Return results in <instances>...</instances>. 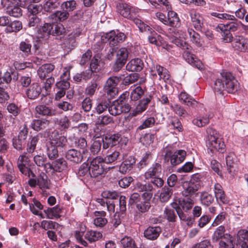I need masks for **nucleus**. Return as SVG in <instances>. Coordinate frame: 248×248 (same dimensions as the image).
Returning a JSON list of instances; mask_svg holds the SVG:
<instances>
[{
	"mask_svg": "<svg viewBox=\"0 0 248 248\" xmlns=\"http://www.w3.org/2000/svg\"><path fill=\"white\" fill-rule=\"evenodd\" d=\"M237 81L230 73L221 74L215 81V92L221 93L226 90L228 93H233L237 91Z\"/></svg>",
	"mask_w": 248,
	"mask_h": 248,
	"instance_id": "nucleus-1",
	"label": "nucleus"
},
{
	"mask_svg": "<svg viewBox=\"0 0 248 248\" xmlns=\"http://www.w3.org/2000/svg\"><path fill=\"white\" fill-rule=\"evenodd\" d=\"M27 0H1V4L5 8L6 13L10 16L19 17L22 15L20 7L26 5Z\"/></svg>",
	"mask_w": 248,
	"mask_h": 248,
	"instance_id": "nucleus-2",
	"label": "nucleus"
},
{
	"mask_svg": "<svg viewBox=\"0 0 248 248\" xmlns=\"http://www.w3.org/2000/svg\"><path fill=\"white\" fill-rule=\"evenodd\" d=\"M67 163L63 158H60L53 161L52 163H46L45 167L46 172L51 175L56 172H62L67 170Z\"/></svg>",
	"mask_w": 248,
	"mask_h": 248,
	"instance_id": "nucleus-3",
	"label": "nucleus"
},
{
	"mask_svg": "<svg viewBox=\"0 0 248 248\" xmlns=\"http://www.w3.org/2000/svg\"><path fill=\"white\" fill-rule=\"evenodd\" d=\"M105 163L103 158L97 156L91 162L90 167V175L92 177L96 178L107 171V168H104Z\"/></svg>",
	"mask_w": 248,
	"mask_h": 248,
	"instance_id": "nucleus-4",
	"label": "nucleus"
},
{
	"mask_svg": "<svg viewBox=\"0 0 248 248\" xmlns=\"http://www.w3.org/2000/svg\"><path fill=\"white\" fill-rule=\"evenodd\" d=\"M121 75L120 77L117 76H112L109 77L107 80L105 86V92L110 96L113 98L118 93L117 85L122 78Z\"/></svg>",
	"mask_w": 248,
	"mask_h": 248,
	"instance_id": "nucleus-5",
	"label": "nucleus"
},
{
	"mask_svg": "<svg viewBox=\"0 0 248 248\" xmlns=\"http://www.w3.org/2000/svg\"><path fill=\"white\" fill-rule=\"evenodd\" d=\"M88 151L83 150L82 152L76 149H70L65 154V157L70 162L78 164L87 158Z\"/></svg>",
	"mask_w": 248,
	"mask_h": 248,
	"instance_id": "nucleus-6",
	"label": "nucleus"
},
{
	"mask_svg": "<svg viewBox=\"0 0 248 248\" xmlns=\"http://www.w3.org/2000/svg\"><path fill=\"white\" fill-rule=\"evenodd\" d=\"M125 37L126 36L125 34L122 32L115 34V32L111 31L102 35L101 37V41L103 43H106L107 41H108L111 46H117L118 44L124 42Z\"/></svg>",
	"mask_w": 248,
	"mask_h": 248,
	"instance_id": "nucleus-7",
	"label": "nucleus"
},
{
	"mask_svg": "<svg viewBox=\"0 0 248 248\" xmlns=\"http://www.w3.org/2000/svg\"><path fill=\"white\" fill-rule=\"evenodd\" d=\"M196 176L193 177L189 182H186L183 185L184 190L182 193L185 197H191L200 188V184L196 181Z\"/></svg>",
	"mask_w": 248,
	"mask_h": 248,
	"instance_id": "nucleus-8",
	"label": "nucleus"
},
{
	"mask_svg": "<svg viewBox=\"0 0 248 248\" xmlns=\"http://www.w3.org/2000/svg\"><path fill=\"white\" fill-rule=\"evenodd\" d=\"M186 155V152L183 150H178L174 153L170 150H167L165 155V158L168 160L170 159L171 164L176 166L185 160Z\"/></svg>",
	"mask_w": 248,
	"mask_h": 248,
	"instance_id": "nucleus-9",
	"label": "nucleus"
},
{
	"mask_svg": "<svg viewBox=\"0 0 248 248\" xmlns=\"http://www.w3.org/2000/svg\"><path fill=\"white\" fill-rule=\"evenodd\" d=\"M103 148L107 149L108 148L118 145L121 140V136L118 134L107 135L102 138Z\"/></svg>",
	"mask_w": 248,
	"mask_h": 248,
	"instance_id": "nucleus-10",
	"label": "nucleus"
},
{
	"mask_svg": "<svg viewBox=\"0 0 248 248\" xmlns=\"http://www.w3.org/2000/svg\"><path fill=\"white\" fill-rule=\"evenodd\" d=\"M207 145L208 149L211 151H218L219 152H223L224 150L225 144L221 141V139L219 137L211 138L208 139Z\"/></svg>",
	"mask_w": 248,
	"mask_h": 248,
	"instance_id": "nucleus-11",
	"label": "nucleus"
},
{
	"mask_svg": "<svg viewBox=\"0 0 248 248\" xmlns=\"http://www.w3.org/2000/svg\"><path fill=\"white\" fill-rule=\"evenodd\" d=\"M233 47L242 52L248 51V39L241 35H236L232 43Z\"/></svg>",
	"mask_w": 248,
	"mask_h": 248,
	"instance_id": "nucleus-12",
	"label": "nucleus"
},
{
	"mask_svg": "<svg viewBox=\"0 0 248 248\" xmlns=\"http://www.w3.org/2000/svg\"><path fill=\"white\" fill-rule=\"evenodd\" d=\"M57 89L55 99L59 100L62 97L64 96L66 91L70 87V83L67 80H61L56 84Z\"/></svg>",
	"mask_w": 248,
	"mask_h": 248,
	"instance_id": "nucleus-13",
	"label": "nucleus"
},
{
	"mask_svg": "<svg viewBox=\"0 0 248 248\" xmlns=\"http://www.w3.org/2000/svg\"><path fill=\"white\" fill-rule=\"evenodd\" d=\"M55 66L51 63H46L41 65L37 70V74L41 79L43 80L47 77H51Z\"/></svg>",
	"mask_w": 248,
	"mask_h": 248,
	"instance_id": "nucleus-14",
	"label": "nucleus"
},
{
	"mask_svg": "<svg viewBox=\"0 0 248 248\" xmlns=\"http://www.w3.org/2000/svg\"><path fill=\"white\" fill-rule=\"evenodd\" d=\"M191 21L194 28L197 31H201L203 25V18L199 13L194 10H192L189 12Z\"/></svg>",
	"mask_w": 248,
	"mask_h": 248,
	"instance_id": "nucleus-15",
	"label": "nucleus"
},
{
	"mask_svg": "<svg viewBox=\"0 0 248 248\" xmlns=\"http://www.w3.org/2000/svg\"><path fill=\"white\" fill-rule=\"evenodd\" d=\"M42 92L40 86L37 83H33L27 89L26 93L28 98L34 100L37 98Z\"/></svg>",
	"mask_w": 248,
	"mask_h": 248,
	"instance_id": "nucleus-16",
	"label": "nucleus"
},
{
	"mask_svg": "<svg viewBox=\"0 0 248 248\" xmlns=\"http://www.w3.org/2000/svg\"><path fill=\"white\" fill-rule=\"evenodd\" d=\"M161 229L159 226H149L144 231V237L150 240H155L160 235Z\"/></svg>",
	"mask_w": 248,
	"mask_h": 248,
	"instance_id": "nucleus-17",
	"label": "nucleus"
},
{
	"mask_svg": "<svg viewBox=\"0 0 248 248\" xmlns=\"http://www.w3.org/2000/svg\"><path fill=\"white\" fill-rule=\"evenodd\" d=\"M152 96L151 95L146 96L145 98L141 100L132 113V116H136L145 110L149 103L151 102Z\"/></svg>",
	"mask_w": 248,
	"mask_h": 248,
	"instance_id": "nucleus-18",
	"label": "nucleus"
},
{
	"mask_svg": "<svg viewBox=\"0 0 248 248\" xmlns=\"http://www.w3.org/2000/svg\"><path fill=\"white\" fill-rule=\"evenodd\" d=\"M161 171L162 167L161 164L158 163H155L145 173L144 177L146 179H150L155 177L159 176Z\"/></svg>",
	"mask_w": 248,
	"mask_h": 248,
	"instance_id": "nucleus-19",
	"label": "nucleus"
},
{
	"mask_svg": "<svg viewBox=\"0 0 248 248\" xmlns=\"http://www.w3.org/2000/svg\"><path fill=\"white\" fill-rule=\"evenodd\" d=\"M37 113L44 116H53L57 114L55 109L45 105H40L35 107Z\"/></svg>",
	"mask_w": 248,
	"mask_h": 248,
	"instance_id": "nucleus-20",
	"label": "nucleus"
},
{
	"mask_svg": "<svg viewBox=\"0 0 248 248\" xmlns=\"http://www.w3.org/2000/svg\"><path fill=\"white\" fill-rule=\"evenodd\" d=\"M135 163L136 160L133 156H128L120 166L119 170L120 172L124 174L130 171L133 168V166Z\"/></svg>",
	"mask_w": 248,
	"mask_h": 248,
	"instance_id": "nucleus-21",
	"label": "nucleus"
},
{
	"mask_svg": "<svg viewBox=\"0 0 248 248\" xmlns=\"http://www.w3.org/2000/svg\"><path fill=\"white\" fill-rule=\"evenodd\" d=\"M165 22V25L172 27H178L181 24L180 18L177 13L172 11L168 12L167 21Z\"/></svg>",
	"mask_w": 248,
	"mask_h": 248,
	"instance_id": "nucleus-22",
	"label": "nucleus"
},
{
	"mask_svg": "<svg viewBox=\"0 0 248 248\" xmlns=\"http://www.w3.org/2000/svg\"><path fill=\"white\" fill-rule=\"evenodd\" d=\"M184 58L190 64H192L198 69L202 68V62L198 60L195 56L188 50H185L183 53Z\"/></svg>",
	"mask_w": 248,
	"mask_h": 248,
	"instance_id": "nucleus-23",
	"label": "nucleus"
},
{
	"mask_svg": "<svg viewBox=\"0 0 248 248\" xmlns=\"http://www.w3.org/2000/svg\"><path fill=\"white\" fill-rule=\"evenodd\" d=\"M143 66L142 61L140 59H134L131 60L126 65V69L132 72L140 71Z\"/></svg>",
	"mask_w": 248,
	"mask_h": 248,
	"instance_id": "nucleus-24",
	"label": "nucleus"
},
{
	"mask_svg": "<svg viewBox=\"0 0 248 248\" xmlns=\"http://www.w3.org/2000/svg\"><path fill=\"white\" fill-rule=\"evenodd\" d=\"M50 124V121L45 119H36L32 121L31 126L33 129L39 131L47 128Z\"/></svg>",
	"mask_w": 248,
	"mask_h": 248,
	"instance_id": "nucleus-25",
	"label": "nucleus"
},
{
	"mask_svg": "<svg viewBox=\"0 0 248 248\" xmlns=\"http://www.w3.org/2000/svg\"><path fill=\"white\" fill-rule=\"evenodd\" d=\"M225 228L224 226L218 227L215 231L212 236V240L214 242H217L220 239L221 240L225 238H229L230 235L228 233H225Z\"/></svg>",
	"mask_w": 248,
	"mask_h": 248,
	"instance_id": "nucleus-26",
	"label": "nucleus"
},
{
	"mask_svg": "<svg viewBox=\"0 0 248 248\" xmlns=\"http://www.w3.org/2000/svg\"><path fill=\"white\" fill-rule=\"evenodd\" d=\"M52 137V140L50 143L55 147H63L65 146L67 140L65 137L60 135L58 132L53 133Z\"/></svg>",
	"mask_w": 248,
	"mask_h": 248,
	"instance_id": "nucleus-27",
	"label": "nucleus"
},
{
	"mask_svg": "<svg viewBox=\"0 0 248 248\" xmlns=\"http://www.w3.org/2000/svg\"><path fill=\"white\" fill-rule=\"evenodd\" d=\"M118 12L124 17L129 18L132 17L133 13L131 11L129 6L124 3H120L117 5Z\"/></svg>",
	"mask_w": 248,
	"mask_h": 248,
	"instance_id": "nucleus-28",
	"label": "nucleus"
},
{
	"mask_svg": "<svg viewBox=\"0 0 248 248\" xmlns=\"http://www.w3.org/2000/svg\"><path fill=\"white\" fill-rule=\"evenodd\" d=\"M69 16V14L66 11H57L49 16V18L53 22H61L67 19Z\"/></svg>",
	"mask_w": 248,
	"mask_h": 248,
	"instance_id": "nucleus-29",
	"label": "nucleus"
},
{
	"mask_svg": "<svg viewBox=\"0 0 248 248\" xmlns=\"http://www.w3.org/2000/svg\"><path fill=\"white\" fill-rule=\"evenodd\" d=\"M156 72L154 75L157 74L159 76V79L162 80L166 83L170 82V75L168 71L160 65L156 66Z\"/></svg>",
	"mask_w": 248,
	"mask_h": 248,
	"instance_id": "nucleus-30",
	"label": "nucleus"
},
{
	"mask_svg": "<svg viewBox=\"0 0 248 248\" xmlns=\"http://www.w3.org/2000/svg\"><path fill=\"white\" fill-rule=\"evenodd\" d=\"M52 24L45 23L41 28L38 29V37L47 39L50 34H51Z\"/></svg>",
	"mask_w": 248,
	"mask_h": 248,
	"instance_id": "nucleus-31",
	"label": "nucleus"
},
{
	"mask_svg": "<svg viewBox=\"0 0 248 248\" xmlns=\"http://www.w3.org/2000/svg\"><path fill=\"white\" fill-rule=\"evenodd\" d=\"M179 98L183 103L188 106L194 107L198 104V102L184 92L181 93L179 95Z\"/></svg>",
	"mask_w": 248,
	"mask_h": 248,
	"instance_id": "nucleus-32",
	"label": "nucleus"
},
{
	"mask_svg": "<svg viewBox=\"0 0 248 248\" xmlns=\"http://www.w3.org/2000/svg\"><path fill=\"white\" fill-rule=\"evenodd\" d=\"M179 204L181 208L186 212L191 210L194 204V200L190 197H185L179 200Z\"/></svg>",
	"mask_w": 248,
	"mask_h": 248,
	"instance_id": "nucleus-33",
	"label": "nucleus"
},
{
	"mask_svg": "<svg viewBox=\"0 0 248 248\" xmlns=\"http://www.w3.org/2000/svg\"><path fill=\"white\" fill-rule=\"evenodd\" d=\"M111 103L110 99L109 98H105L101 99L95 108L96 112L101 114L106 110L107 108L108 110Z\"/></svg>",
	"mask_w": 248,
	"mask_h": 248,
	"instance_id": "nucleus-34",
	"label": "nucleus"
},
{
	"mask_svg": "<svg viewBox=\"0 0 248 248\" xmlns=\"http://www.w3.org/2000/svg\"><path fill=\"white\" fill-rule=\"evenodd\" d=\"M173 190L171 188L164 186L162 188L159 196V200L162 202H168L171 197Z\"/></svg>",
	"mask_w": 248,
	"mask_h": 248,
	"instance_id": "nucleus-35",
	"label": "nucleus"
},
{
	"mask_svg": "<svg viewBox=\"0 0 248 248\" xmlns=\"http://www.w3.org/2000/svg\"><path fill=\"white\" fill-rule=\"evenodd\" d=\"M200 200L202 205L208 206L213 203L214 198L211 194L206 192H203L201 193Z\"/></svg>",
	"mask_w": 248,
	"mask_h": 248,
	"instance_id": "nucleus-36",
	"label": "nucleus"
},
{
	"mask_svg": "<svg viewBox=\"0 0 248 248\" xmlns=\"http://www.w3.org/2000/svg\"><path fill=\"white\" fill-rule=\"evenodd\" d=\"M120 155V153L118 151H109L107 153V156L103 158V162L105 163L109 164L117 160Z\"/></svg>",
	"mask_w": 248,
	"mask_h": 248,
	"instance_id": "nucleus-37",
	"label": "nucleus"
},
{
	"mask_svg": "<svg viewBox=\"0 0 248 248\" xmlns=\"http://www.w3.org/2000/svg\"><path fill=\"white\" fill-rule=\"evenodd\" d=\"M63 45L65 49H73L77 45L74 35L70 34L66 37L64 39Z\"/></svg>",
	"mask_w": 248,
	"mask_h": 248,
	"instance_id": "nucleus-38",
	"label": "nucleus"
},
{
	"mask_svg": "<svg viewBox=\"0 0 248 248\" xmlns=\"http://www.w3.org/2000/svg\"><path fill=\"white\" fill-rule=\"evenodd\" d=\"M22 28L21 22L15 20L7 25L5 29L6 32H17Z\"/></svg>",
	"mask_w": 248,
	"mask_h": 248,
	"instance_id": "nucleus-39",
	"label": "nucleus"
},
{
	"mask_svg": "<svg viewBox=\"0 0 248 248\" xmlns=\"http://www.w3.org/2000/svg\"><path fill=\"white\" fill-rule=\"evenodd\" d=\"M122 248H138L134 240L130 237L125 236L121 241Z\"/></svg>",
	"mask_w": 248,
	"mask_h": 248,
	"instance_id": "nucleus-40",
	"label": "nucleus"
},
{
	"mask_svg": "<svg viewBox=\"0 0 248 248\" xmlns=\"http://www.w3.org/2000/svg\"><path fill=\"white\" fill-rule=\"evenodd\" d=\"M238 241L241 247L248 245V231L241 230L238 233Z\"/></svg>",
	"mask_w": 248,
	"mask_h": 248,
	"instance_id": "nucleus-41",
	"label": "nucleus"
},
{
	"mask_svg": "<svg viewBox=\"0 0 248 248\" xmlns=\"http://www.w3.org/2000/svg\"><path fill=\"white\" fill-rule=\"evenodd\" d=\"M59 6V2L57 0H48L44 4V9L46 12H52Z\"/></svg>",
	"mask_w": 248,
	"mask_h": 248,
	"instance_id": "nucleus-42",
	"label": "nucleus"
},
{
	"mask_svg": "<svg viewBox=\"0 0 248 248\" xmlns=\"http://www.w3.org/2000/svg\"><path fill=\"white\" fill-rule=\"evenodd\" d=\"M47 155L50 160L54 159L59 156L57 148L50 142L47 144Z\"/></svg>",
	"mask_w": 248,
	"mask_h": 248,
	"instance_id": "nucleus-43",
	"label": "nucleus"
},
{
	"mask_svg": "<svg viewBox=\"0 0 248 248\" xmlns=\"http://www.w3.org/2000/svg\"><path fill=\"white\" fill-rule=\"evenodd\" d=\"M102 236V234L100 232L91 231L86 232L85 238L90 242H93L98 240Z\"/></svg>",
	"mask_w": 248,
	"mask_h": 248,
	"instance_id": "nucleus-44",
	"label": "nucleus"
},
{
	"mask_svg": "<svg viewBox=\"0 0 248 248\" xmlns=\"http://www.w3.org/2000/svg\"><path fill=\"white\" fill-rule=\"evenodd\" d=\"M44 211L46 214L47 218L52 219L54 217H59L61 209L58 207L55 206L53 208H48L46 210H44Z\"/></svg>",
	"mask_w": 248,
	"mask_h": 248,
	"instance_id": "nucleus-45",
	"label": "nucleus"
},
{
	"mask_svg": "<svg viewBox=\"0 0 248 248\" xmlns=\"http://www.w3.org/2000/svg\"><path fill=\"white\" fill-rule=\"evenodd\" d=\"M77 2L74 0H70L62 2L61 5V8L63 11L67 12L73 11L76 9Z\"/></svg>",
	"mask_w": 248,
	"mask_h": 248,
	"instance_id": "nucleus-46",
	"label": "nucleus"
},
{
	"mask_svg": "<svg viewBox=\"0 0 248 248\" xmlns=\"http://www.w3.org/2000/svg\"><path fill=\"white\" fill-rule=\"evenodd\" d=\"M38 140L39 137L38 136L31 137L29 139L27 145V150L29 153L31 154L34 151Z\"/></svg>",
	"mask_w": 248,
	"mask_h": 248,
	"instance_id": "nucleus-47",
	"label": "nucleus"
},
{
	"mask_svg": "<svg viewBox=\"0 0 248 248\" xmlns=\"http://www.w3.org/2000/svg\"><path fill=\"white\" fill-rule=\"evenodd\" d=\"M169 125L172 126L173 129L180 132L183 130V126L179 119L177 117H170Z\"/></svg>",
	"mask_w": 248,
	"mask_h": 248,
	"instance_id": "nucleus-48",
	"label": "nucleus"
},
{
	"mask_svg": "<svg viewBox=\"0 0 248 248\" xmlns=\"http://www.w3.org/2000/svg\"><path fill=\"white\" fill-rule=\"evenodd\" d=\"M129 19H131L133 21L134 23L138 26L141 32H145L146 31H151L150 27L144 24L141 20L135 17L133 14L132 15V17L129 18Z\"/></svg>",
	"mask_w": 248,
	"mask_h": 248,
	"instance_id": "nucleus-49",
	"label": "nucleus"
},
{
	"mask_svg": "<svg viewBox=\"0 0 248 248\" xmlns=\"http://www.w3.org/2000/svg\"><path fill=\"white\" fill-rule=\"evenodd\" d=\"M128 55V52L127 48L125 47H122L117 51L116 59L126 63Z\"/></svg>",
	"mask_w": 248,
	"mask_h": 248,
	"instance_id": "nucleus-50",
	"label": "nucleus"
},
{
	"mask_svg": "<svg viewBox=\"0 0 248 248\" xmlns=\"http://www.w3.org/2000/svg\"><path fill=\"white\" fill-rule=\"evenodd\" d=\"M6 109L9 113L15 117L18 115L21 112L20 108L14 103H11L8 104Z\"/></svg>",
	"mask_w": 248,
	"mask_h": 248,
	"instance_id": "nucleus-51",
	"label": "nucleus"
},
{
	"mask_svg": "<svg viewBox=\"0 0 248 248\" xmlns=\"http://www.w3.org/2000/svg\"><path fill=\"white\" fill-rule=\"evenodd\" d=\"M65 29L62 24H52L51 34L53 36H59L63 34Z\"/></svg>",
	"mask_w": 248,
	"mask_h": 248,
	"instance_id": "nucleus-52",
	"label": "nucleus"
},
{
	"mask_svg": "<svg viewBox=\"0 0 248 248\" xmlns=\"http://www.w3.org/2000/svg\"><path fill=\"white\" fill-rule=\"evenodd\" d=\"M144 91L140 87H137L131 93V98L133 100H138L144 94Z\"/></svg>",
	"mask_w": 248,
	"mask_h": 248,
	"instance_id": "nucleus-53",
	"label": "nucleus"
},
{
	"mask_svg": "<svg viewBox=\"0 0 248 248\" xmlns=\"http://www.w3.org/2000/svg\"><path fill=\"white\" fill-rule=\"evenodd\" d=\"M139 78V75L136 73H132L124 77L123 80L124 85H128L137 81Z\"/></svg>",
	"mask_w": 248,
	"mask_h": 248,
	"instance_id": "nucleus-54",
	"label": "nucleus"
},
{
	"mask_svg": "<svg viewBox=\"0 0 248 248\" xmlns=\"http://www.w3.org/2000/svg\"><path fill=\"white\" fill-rule=\"evenodd\" d=\"M155 135L151 133L145 134L140 138V141L145 146H147L152 144L154 140Z\"/></svg>",
	"mask_w": 248,
	"mask_h": 248,
	"instance_id": "nucleus-55",
	"label": "nucleus"
},
{
	"mask_svg": "<svg viewBox=\"0 0 248 248\" xmlns=\"http://www.w3.org/2000/svg\"><path fill=\"white\" fill-rule=\"evenodd\" d=\"M188 33L189 35L192 42L196 45L200 46L202 45L201 42L200 36L197 32H195L192 29H188Z\"/></svg>",
	"mask_w": 248,
	"mask_h": 248,
	"instance_id": "nucleus-56",
	"label": "nucleus"
},
{
	"mask_svg": "<svg viewBox=\"0 0 248 248\" xmlns=\"http://www.w3.org/2000/svg\"><path fill=\"white\" fill-rule=\"evenodd\" d=\"M17 166L20 171L23 174L28 176L29 177H35L34 173L32 171H31L30 168H29V165L18 164Z\"/></svg>",
	"mask_w": 248,
	"mask_h": 248,
	"instance_id": "nucleus-57",
	"label": "nucleus"
},
{
	"mask_svg": "<svg viewBox=\"0 0 248 248\" xmlns=\"http://www.w3.org/2000/svg\"><path fill=\"white\" fill-rule=\"evenodd\" d=\"M41 24V20L38 16H29L28 26L30 27L38 28Z\"/></svg>",
	"mask_w": 248,
	"mask_h": 248,
	"instance_id": "nucleus-58",
	"label": "nucleus"
},
{
	"mask_svg": "<svg viewBox=\"0 0 248 248\" xmlns=\"http://www.w3.org/2000/svg\"><path fill=\"white\" fill-rule=\"evenodd\" d=\"M102 140H94L90 147V151L93 155L97 154L101 150Z\"/></svg>",
	"mask_w": 248,
	"mask_h": 248,
	"instance_id": "nucleus-59",
	"label": "nucleus"
},
{
	"mask_svg": "<svg viewBox=\"0 0 248 248\" xmlns=\"http://www.w3.org/2000/svg\"><path fill=\"white\" fill-rule=\"evenodd\" d=\"M136 188L140 192L152 191L153 189L152 185L149 183L142 184L139 182L136 185Z\"/></svg>",
	"mask_w": 248,
	"mask_h": 248,
	"instance_id": "nucleus-60",
	"label": "nucleus"
},
{
	"mask_svg": "<svg viewBox=\"0 0 248 248\" xmlns=\"http://www.w3.org/2000/svg\"><path fill=\"white\" fill-rule=\"evenodd\" d=\"M155 121L154 118L153 117H149L146 119L142 124L140 125L137 129V131L139 130H140L146 128L150 127L154 125L155 124Z\"/></svg>",
	"mask_w": 248,
	"mask_h": 248,
	"instance_id": "nucleus-61",
	"label": "nucleus"
},
{
	"mask_svg": "<svg viewBox=\"0 0 248 248\" xmlns=\"http://www.w3.org/2000/svg\"><path fill=\"white\" fill-rule=\"evenodd\" d=\"M165 218L170 222H175L177 217L174 210L171 209L165 208L164 211Z\"/></svg>",
	"mask_w": 248,
	"mask_h": 248,
	"instance_id": "nucleus-62",
	"label": "nucleus"
},
{
	"mask_svg": "<svg viewBox=\"0 0 248 248\" xmlns=\"http://www.w3.org/2000/svg\"><path fill=\"white\" fill-rule=\"evenodd\" d=\"M97 123L100 125H106L113 123V118L108 115H102L97 119Z\"/></svg>",
	"mask_w": 248,
	"mask_h": 248,
	"instance_id": "nucleus-63",
	"label": "nucleus"
},
{
	"mask_svg": "<svg viewBox=\"0 0 248 248\" xmlns=\"http://www.w3.org/2000/svg\"><path fill=\"white\" fill-rule=\"evenodd\" d=\"M171 107L173 111L180 117L185 118L188 115L187 111L180 105H175L174 106H171Z\"/></svg>",
	"mask_w": 248,
	"mask_h": 248,
	"instance_id": "nucleus-64",
	"label": "nucleus"
}]
</instances>
